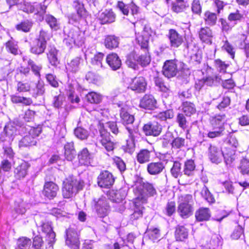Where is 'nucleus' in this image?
I'll list each match as a JSON object with an SVG mask.
<instances>
[{
	"label": "nucleus",
	"instance_id": "nucleus-1",
	"mask_svg": "<svg viewBox=\"0 0 249 249\" xmlns=\"http://www.w3.org/2000/svg\"><path fill=\"white\" fill-rule=\"evenodd\" d=\"M230 147H227L226 151H222L214 145H210L208 149V156L210 160L213 163L220 162L222 158L225 160L227 165H231L235 160L236 156L234 150L229 151Z\"/></svg>",
	"mask_w": 249,
	"mask_h": 249
},
{
	"label": "nucleus",
	"instance_id": "nucleus-2",
	"mask_svg": "<svg viewBox=\"0 0 249 249\" xmlns=\"http://www.w3.org/2000/svg\"><path fill=\"white\" fill-rule=\"evenodd\" d=\"M84 186L83 181L73 178H67L63 182L62 195L64 198H70L75 196Z\"/></svg>",
	"mask_w": 249,
	"mask_h": 249
},
{
	"label": "nucleus",
	"instance_id": "nucleus-3",
	"mask_svg": "<svg viewBox=\"0 0 249 249\" xmlns=\"http://www.w3.org/2000/svg\"><path fill=\"white\" fill-rule=\"evenodd\" d=\"M193 199L191 195H184L179 196L178 201L177 212L183 218H187L191 215L193 212Z\"/></svg>",
	"mask_w": 249,
	"mask_h": 249
},
{
	"label": "nucleus",
	"instance_id": "nucleus-4",
	"mask_svg": "<svg viewBox=\"0 0 249 249\" xmlns=\"http://www.w3.org/2000/svg\"><path fill=\"white\" fill-rule=\"evenodd\" d=\"M40 217L36 215L35 217L36 225L41 228V231L46 234V241L47 243V248H51L55 241V233L53 231L51 222L43 219L40 220Z\"/></svg>",
	"mask_w": 249,
	"mask_h": 249
},
{
	"label": "nucleus",
	"instance_id": "nucleus-5",
	"mask_svg": "<svg viewBox=\"0 0 249 249\" xmlns=\"http://www.w3.org/2000/svg\"><path fill=\"white\" fill-rule=\"evenodd\" d=\"M64 42L70 47L72 44L78 46H82L84 42V35L78 28H71L68 32Z\"/></svg>",
	"mask_w": 249,
	"mask_h": 249
},
{
	"label": "nucleus",
	"instance_id": "nucleus-6",
	"mask_svg": "<svg viewBox=\"0 0 249 249\" xmlns=\"http://www.w3.org/2000/svg\"><path fill=\"white\" fill-rule=\"evenodd\" d=\"M100 135L97 138L98 142L107 151H111L115 148V142L112 140L110 133L105 128L104 124L100 123Z\"/></svg>",
	"mask_w": 249,
	"mask_h": 249
},
{
	"label": "nucleus",
	"instance_id": "nucleus-7",
	"mask_svg": "<svg viewBox=\"0 0 249 249\" xmlns=\"http://www.w3.org/2000/svg\"><path fill=\"white\" fill-rule=\"evenodd\" d=\"M183 65V63L176 60H166L163 66V74L168 78L173 77L182 69Z\"/></svg>",
	"mask_w": 249,
	"mask_h": 249
},
{
	"label": "nucleus",
	"instance_id": "nucleus-8",
	"mask_svg": "<svg viewBox=\"0 0 249 249\" xmlns=\"http://www.w3.org/2000/svg\"><path fill=\"white\" fill-rule=\"evenodd\" d=\"M79 231L74 228H69L66 230V245L71 249H79Z\"/></svg>",
	"mask_w": 249,
	"mask_h": 249
},
{
	"label": "nucleus",
	"instance_id": "nucleus-9",
	"mask_svg": "<svg viewBox=\"0 0 249 249\" xmlns=\"http://www.w3.org/2000/svg\"><path fill=\"white\" fill-rule=\"evenodd\" d=\"M115 178L112 174L107 170L100 173L97 178L98 185L101 188H110L113 184Z\"/></svg>",
	"mask_w": 249,
	"mask_h": 249
},
{
	"label": "nucleus",
	"instance_id": "nucleus-10",
	"mask_svg": "<svg viewBox=\"0 0 249 249\" xmlns=\"http://www.w3.org/2000/svg\"><path fill=\"white\" fill-rule=\"evenodd\" d=\"M126 129L128 133L130 139L126 141V144L123 146V149L125 152L132 154L135 150L134 139L138 135V130L137 128L129 126L126 127Z\"/></svg>",
	"mask_w": 249,
	"mask_h": 249
},
{
	"label": "nucleus",
	"instance_id": "nucleus-11",
	"mask_svg": "<svg viewBox=\"0 0 249 249\" xmlns=\"http://www.w3.org/2000/svg\"><path fill=\"white\" fill-rule=\"evenodd\" d=\"M142 130L146 136L157 137L160 134L162 126L158 122H150L143 125Z\"/></svg>",
	"mask_w": 249,
	"mask_h": 249
},
{
	"label": "nucleus",
	"instance_id": "nucleus-12",
	"mask_svg": "<svg viewBox=\"0 0 249 249\" xmlns=\"http://www.w3.org/2000/svg\"><path fill=\"white\" fill-rule=\"evenodd\" d=\"M146 199L141 195L134 200V211L130 215V219L132 220H137L142 216L144 207L142 204L145 203Z\"/></svg>",
	"mask_w": 249,
	"mask_h": 249
},
{
	"label": "nucleus",
	"instance_id": "nucleus-13",
	"mask_svg": "<svg viewBox=\"0 0 249 249\" xmlns=\"http://www.w3.org/2000/svg\"><path fill=\"white\" fill-rule=\"evenodd\" d=\"M146 86L147 83L145 78L142 76H139L132 79L128 88L138 93H142L145 91Z\"/></svg>",
	"mask_w": 249,
	"mask_h": 249
},
{
	"label": "nucleus",
	"instance_id": "nucleus-14",
	"mask_svg": "<svg viewBox=\"0 0 249 249\" xmlns=\"http://www.w3.org/2000/svg\"><path fill=\"white\" fill-rule=\"evenodd\" d=\"M117 8L124 15L127 16L131 10V14L133 16L137 15L140 11V8L133 1L126 4L122 1H119L117 4Z\"/></svg>",
	"mask_w": 249,
	"mask_h": 249
},
{
	"label": "nucleus",
	"instance_id": "nucleus-15",
	"mask_svg": "<svg viewBox=\"0 0 249 249\" xmlns=\"http://www.w3.org/2000/svg\"><path fill=\"white\" fill-rule=\"evenodd\" d=\"M167 36L169 40L170 45L172 48H177L183 42V36L175 29H170Z\"/></svg>",
	"mask_w": 249,
	"mask_h": 249
},
{
	"label": "nucleus",
	"instance_id": "nucleus-16",
	"mask_svg": "<svg viewBox=\"0 0 249 249\" xmlns=\"http://www.w3.org/2000/svg\"><path fill=\"white\" fill-rule=\"evenodd\" d=\"M59 190V187L57 184L53 182H47L44 185L42 191L43 196L49 199L54 198Z\"/></svg>",
	"mask_w": 249,
	"mask_h": 249
},
{
	"label": "nucleus",
	"instance_id": "nucleus-17",
	"mask_svg": "<svg viewBox=\"0 0 249 249\" xmlns=\"http://www.w3.org/2000/svg\"><path fill=\"white\" fill-rule=\"evenodd\" d=\"M95 208L97 214L100 217L106 216L109 210L107 200L105 197H102L95 202Z\"/></svg>",
	"mask_w": 249,
	"mask_h": 249
},
{
	"label": "nucleus",
	"instance_id": "nucleus-18",
	"mask_svg": "<svg viewBox=\"0 0 249 249\" xmlns=\"http://www.w3.org/2000/svg\"><path fill=\"white\" fill-rule=\"evenodd\" d=\"M136 188L140 191L146 192L149 196H153L156 194V190L153 185L149 182H143L142 178H139L135 184Z\"/></svg>",
	"mask_w": 249,
	"mask_h": 249
},
{
	"label": "nucleus",
	"instance_id": "nucleus-19",
	"mask_svg": "<svg viewBox=\"0 0 249 249\" xmlns=\"http://www.w3.org/2000/svg\"><path fill=\"white\" fill-rule=\"evenodd\" d=\"M78 158L81 165L89 166L93 162L92 156L87 148H83L78 153Z\"/></svg>",
	"mask_w": 249,
	"mask_h": 249
},
{
	"label": "nucleus",
	"instance_id": "nucleus-20",
	"mask_svg": "<svg viewBox=\"0 0 249 249\" xmlns=\"http://www.w3.org/2000/svg\"><path fill=\"white\" fill-rule=\"evenodd\" d=\"M126 196V191L123 188L110 190L108 194L109 199L116 203H119L123 201Z\"/></svg>",
	"mask_w": 249,
	"mask_h": 249
},
{
	"label": "nucleus",
	"instance_id": "nucleus-21",
	"mask_svg": "<svg viewBox=\"0 0 249 249\" xmlns=\"http://www.w3.org/2000/svg\"><path fill=\"white\" fill-rule=\"evenodd\" d=\"M165 168L164 163L162 161L151 162L147 165V171L151 175H158Z\"/></svg>",
	"mask_w": 249,
	"mask_h": 249
},
{
	"label": "nucleus",
	"instance_id": "nucleus-22",
	"mask_svg": "<svg viewBox=\"0 0 249 249\" xmlns=\"http://www.w3.org/2000/svg\"><path fill=\"white\" fill-rule=\"evenodd\" d=\"M157 102L153 95L145 94L141 100L140 106L141 107L153 109L156 106Z\"/></svg>",
	"mask_w": 249,
	"mask_h": 249
},
{
	"label": "nucleus",
	"instance_id": "nucleus-23",
	"mask_svg": "<svg viewBox=\"0 0 249 249\" xmlns=\"http://www.w3.org/2000/svg\"><path fill=\"white\" fill-rule=\"evenodd\" d=\"M29 166L30 165L27 162L22 161L15 169V177L18 179L24 178L27 174Z\"/></svg>",
	"mask_w": 249,
	"mask_h": 249
},
{
	"label": "nucleus",
	"instance_id": "nucleus-24",
	"mask_svg": "<svg viewBox=\"0 0 249 249\" xmlns=\"http://www.w3.org/2000/svg\"><path fill=\"white\" fill-rule=\"evenodd\" d=\"M106 61L113 70L119 69L122 65L121 59L118 55L115 53L108 54L107 56Z\"/></svg>",
	"mask_w": 249,
	"mask_h": 249
},
{
	"label": "nucleus",
	"instance_id": "nucleus-25",
	"mask_svg": "<svg viewBox=\"0 0 249 249\" xmlns=\"http://www.w3.org/2000/svg\"><path fill=\"white\" fill-rule=\"evenodd\" d=\"M121 107L120 116L124 124H131L134 121V117L128 112V107L126 105H119Z\"/></svg>",
	"mask_w": 249,
	"mask_h": 249
},
{
	"label": "nucleus",
	"instance_id": "nucleus-26",
	"mask_svg": "<svg viewBox=\"0 0 249 249\" xmlns=\"http://www.w3.org/2000/svg\"><path fill=\"white\" fill-rule=\"evenodd\" d=\"M227 117L225 114L220 113L216 114L212 117L211 119V123L212 126L215 128L223 127V125L226 123Z\"/></svg>",
	"mask_w": 249,
	"mask_h": 249
},
{
	"label": "nucleus",
	"instance_id": "nucleus-27",
	"mask_svg": "<svg viewBox=\"0 0 249 249\" xmlns=\"http://www.w3.org/2000/svg\"><path fill=\"white\" fill-rule=\"evenodd\" d=\"M76 152L72 142H67L64 145V156L68 161H72L76 157Z\"/></svg>",
	"mask_w": 249,
	"mask_h": 249
},
{
	"label": "nucleus",
	"instance_id": "nucleus-28",
	"mask_svg": "<svg viewBox=\"0 0 249 249\" xmlns=\"http://www.w3.org/2000/svg\"><path fill=\"white\" fill-rule=\"evenodd\" d=\"M99 19L102 24L113 22L115 19V15L110 10H105L99 15Z\"/></svg>",
	"mask_w": 249,
	"mask_h": 249
},
{
	"label": "nucleus",
	"instance_id": "nucleus-29",
	"mask_svg": "<svg viewBox=\"0 0 249 249\" xmlns=\"http://www.w3.org/2000/svg\"><path fill=\"white\" fill-rule=\"evenodd\" d=\"M211 212L207 208L201 207L196 211L195 217L198 221H204L208 220L211 217Z\"/></svg>",
	"mask_w": 249,
	"mask_h": 249
},
{
	"label": "nucleus",
	"instance_id": "nucleus-30",
	"mask_svg": "<svg viewBox=\"0 0 249 249\" xmlns=\"http://www.w3.org/2000/svg\"><path fill=\"white\" fill-rule=\"evenodd\" d=\"M199 37L203 42L211 44L213 37L212 31L209 27L201 28L199 31Z\"/></svg>",
	"mask_w": 249,
	"mask_h": 249
},
{
	"label": "nucleus",
	"instance_id": "nucleus-31",
	"mask_svg": "<svg viewBox=\"0 0 249 249\" xmlns=\"http://www.w3.org/2000/svg\"><path fill=\"white\" fill-rule=\"evenodd\" d=\"M104 43L107 48L112 50L118 47L119 39L115 36H107L105 38Z\"/></svg>",
	"mask_w": 249,
	"mask_h": 249
},
{
	"label": "nucleus",
	"instance_id": "nucleus-32",
	"mask_svg": "<svg viewBox=\"0 0 249 249\" xmlns=\"http://www.w3.org/2000/svg\"><path fill=\"white\" fill-rule=\"evenodd\" d=\"M57 50L53 47H50L47 53L49 63L53 66H56L59 64L57 58Z\"/></svg>",
	"mask_w": 249,
	"mask_h": 249
},
{
	"label": "nucleus",
	"instance_id": "nucleus-33",
	"mask_svg": "<svg viewBox=\"0 0 249 249\" xmlns=\"http://www.w3.org/2000/svg\"><path fill=\"white\" fill-rule=\"evenodd\" d=\"M17 130L14 122H10L5 125L4 131L6 137L8 138L9 141L13 140L16 135Z\"/></svg>",
	"mask_w": 249,
	"mask_h": 249
},
{
	"label": "nucleus",
	"instance_id": "nucleus-34",
	"mask_svg": "<svg viewBox=\"0 0 249 249\" xmlns=\"http://www.w3.org/2000/svg\"><path fill=\"white\" fill-rule=\"evenodd\" d=\"M46 48V43L43 41L36 40L35 44L31 47L30 51L33 53L40 54L42 53Z\"/></svg>",
	"mask_w": 249,
	"mask_h": 249
},
{
	"label": "nucleus",
	"instance_id": "nucleus-35",
	"mask_svg": "<svg viewBox=\"0 0 249 249\" xmlns=\"http://www.w3.org/2000/svg\"><path fill=\"white\" fill-rule=\"evenodd\" d=\"M203 19L206 25L213 26L216 24L217 18L215 13L207 11L204 14Z\"/></svg>",
	"mask_w": 249,
	"mask_h": 249
},
{
	"label": "nucleus",
	"instance_id": "nucleus-36",
	"mask_svg": "<svg viewBox=\"0 0 249 249\" xmlns=\"http://www.w3.org/2000/svg\"><path fill=\"white\" fill-rule=\"evenodd\" d=\"M149 36V34L145 30L137 36L136 39L141 48L145 49L148 47Z\"/></svg>",
	"mask_w": 249,
	"mask_h": 249
},
{
	"label": "nucleus",
	"instance_id": "nucleus-37",
	"mask_svg": "<svg viewBox=\"0 0 249 249\" xmlns=\"http://www.w3.org/2000/svg\"><path fill=\"white\" fill-rule=\"evenodd\" d=\"M188 236V230L182 226H178L175 231V237L177 241H183L187 239Z\"/></svg>",
	"mask_w": 249,
	"mask_h": 249
},
{
	"label": "nucleus",
	"instance_id": "nucleus-38",
	"mask_svg": "<svg viewBox=\"0 0 249 249\" xmlns=\"http://www.w3.org/2000/svg\"><path fill=\"white\" fill-rule=\"evenodd\" d=\"M151 152L147 149L140 151L137 155V160L141 164L144 163L150 160Z\"/></svg>",
	"mask_w": 249,
	"mask_h": 249
},
{
	"label": "nucleus",
	"instance_id": "nucleus-39",
	"mask_svg": "<svg viewBox=\"0 0 249 249\" xmlns=\"http://www.w3.org/2000/svg\"><path fill=\"white\" fill-rule=\"evenodd\" d=\"M182 110L187 116H191L196 112V108L194 104L189 102L182 103Z\"/></svg>",
	"mask_w": 249,
	"mask_h": 249
},
{
	"label": "nucleus",
	"instance_id": "nucleus-40",
	"mask_svg": "<svg viewBox=\"0 0 249 249\" xmlns=\"http://www.w3.org/2000/svg\"><path fill=\"white\" fill-rule=\"evenodd\" d=\"M36 143V139L31 138L30 135H26L19 141L18 146L20 148H24L34 145Z\"/></svg>",
	"mask_w": 249,
	"mask_h": 249
},
{
	"label": "nucleus",
	"instance_id": "nucleus-41",
	"mask_svg": "<svg viewBox=\"0 0 249 249\" xmlns=\"http://www.w3.org/2000/svg\"><path fill=\"white\" fill-rule=\"evenodd\" d=\"M86 99L87 102L91 104H99L102 100V96L98 93L91 91L86 94Z\"/></svg>",
	"mask_w": 249,
	"mask_h": 249
},
{
	"label": "nucleus",
	"instance_id": "nucleus-42",
	"mask_svg": "<svg viewBox=\"0 0 249 249\" xmlns=\"http://www.w3.org/2000/svg\"><path fill=\"white\" fill-rule=\"evenodd\" d=\"M11 100L13 103H21L26 106L30 105L33 103L32 99L30 98L21 97L16 95H11Z\"/></svg>",
	"mask_w": 249,
	"mask_h": 249
},
{
	"label": "nucleus",
	"instance_id": "nucleus-43",
	"mask_svg": "<svg viewBox=\"0 0 249 249\" xmlns=\"http://www.w3.org/2000/svg\"><path fill=\"white\" fill-rule=\"evenodd\" d=\"M45 20L52 29L56 31L59 29V23L53 16L47 15L45 16Z\"/></svg>",
	"mask_w": 249,
	"mask_h": 249
},
{
	"label": "nucleus",
	"instance_id": "nucleus-44",
	"mask_svg": "<svg viewBox=\"0 0 249 249\" xmlns=\"http://www.w3.org/2000/svg\"><path fill=\"white\" fill-rule=\"evenodd\" d=\"M137 54L134 53H131L127 55L126 60V65L130 68L134 70L138 68Z\"/></svg>",
	"mask_w": 249,
	"mask_h": 249
},
{
	"label": "nucleus",
	"instance_id": "nucleus-45",
	"mask_svg": "<svg viewBox=\"0 0 249 249\" xmlns=\"http://www.w3.org/2000/svg\"><path fill=\"white\" fill-rule=\"evenodd\" d=\"M31 240L25 237L19 238L17 241L18 248L16 249H28L31 245Z\"/></svg>",
	"mask_w": 249,
	"mask_h": 249
},
{
	"label": "nucleus",
	"instance_id": "nucleus-46",
	"mask_svg": "<svg viewBox=\"0 0 249 249\" xmlns=\"http://www.w3.org/2000/svg\"><path fill=\"white\" fill-rule=\"evenodd\" d=\"M38 7H39L41 9H42L44 7H41L38 5V3H34L33 4H31L30 3H24V5L20 7V8L24 12L29 13H33L35 12V8H37Z\"/></svg>",
	"mask_w": 249,
	"mask_h": 249
},
{
	"label": "nucleus",
	"instance_id": "nucleus-47",
	"mask_svg": "<svg viewBox=\"0 0 249 249\" xmlns=\"http://www.w3.org/2000/svg\"><path fill=\"white\" fill-rule=\"evenodd\" d=\"M74 133L75 136L80 140L86 139L89 135L88 131L81 126H77L74 129Z\"/></svg>",
	"mask_w": 249,
	"mask_h": 249
},
{
	"label": "nucleus",
	"instance_id": "nucleus-48",
	"mask_svg": "<svg viewBox=\"0 0 249 249\" xmlns=\"http://www.w3.org/2000/svg\"><path fill=\"white\" fill-rule=\"evenodd\" d=\"M195 169V165L193 160H189L185 162L183 169L184 174L188 176H191Z\"/></svg>",
	"mask_w": 249,
	"mask_h": 249
},
{
	"label": "nucleus",
	"instance_id": "nucleus-49",
	"mask_svg": "<svg viewBox=\"0 0 249 249\" xmlns=\"http://www.w3.org/2000/svg\"><path fill=\"white\" fill-rule=\"evenodd\" d=\"M81 58L76 57L68 63L67 69L72 72H76L78 71Z\"/></svg>",
	"mask_w": 249,
	"mask_h": 249
},
{
	"label": "nucleus",
	"instance_id": "nucleus-50",
	"mask_svg": "<svg viewBox=\"0 0 249 249\" xmlns=\"http://www.w3.org/2000/svg\"><path fill=\"white\" fill-rule=\"evenodd\" d=\"M200 194L201 196L207 202L213 203L214 201V197L205 185H204L203 187L202 188Z\"/></svg>",
	"mask_w": 249,
	"mask_h": 249
},
{
	"label": "nucleus",
	"instance_id": "nucleus-51",
	"mask_svg": "<svg viewBox=\"0 0 249 249\" xmlns=\"http://www.w3.org/2000/svg\"><path fill=\"white\" fill-rule=\"evenodd\" d=\"M23 61H25L27 60V64L29 67H31L32 71L35 73V75H37L39 77H40V71L41 69L40 66L37 65L35 63L30 59H27L24 57L23 58Z\"/></svg>",
	"mask_w": 249,
	"mask_h": 249
},
{
	"label": "nucleus",
	"instance_id": "nucleus-52",
	"mask_svg": "<svg viewBox=\"0 0 249 249\" xmlns=\"http://www.w3.org/2000/svg\"><path fill=\"white\" fill-rule=\"evenodd\" d=\"M210 244L211 245L210 248H212L213 249H216L218 247L221 246L222 241L221 236L217 234L213 235L210 241Z\"/></svg>",
	"mask_w": 249,
	"mask_h": 249
},
{
	"label": "nucleus",
	"instance_id": "nucleus-53",
	"mask_svg": "<svg viewBox=\"0 0 249 249\" xmlns=\"http://www.w3.org/2000/svg\"><path fill=\"white\" fill-rule=\"evenodd\" d=\"M240 173L243 175L249 174V160L246 159H243L241 160L240 165L239 166Z\"/></svg>",
	"mask_w": 249,
	"mask_h": 249
},
{
	"label": "nucleus",
	"instance_id": "nucleus-54",
	"mask_svg": "<svg viewBox=\"0 0 249 249\" xmlns=\"http://www.w3.org/2000/svg\"><path fill=\"white\" fill-rule=\"evenodd\" d=\"M147 233L149 238L153 241L157 240L160 237V230L156 228L148 229Z\"/></svg>",
	"mask_w": 249,
	"mask_h": 249
},
{
	"label": "nucleus",
	"instance_id": "nucleus-55",
	"mask_svg": "<svg viewBox=\"0 0 249 249\" xmlns=\"http://www.w3.org/2000/svg\"><path fill=\"white\" fill-rule=\"evenodd\" d=\"M6 48L11 53L17 55L18 53V47L17 43L13 41H9L6 43Z\"/></svg>",
	"mask_w": 249,
	"mask_h": 249
},
{
	"label": "nucleus",
	"instance_id": "nucleus-56",
	"mask_svg": "<svg viewBox=\"0 0 249 249\" xmlns=\"http://www.w3.org/2000/svg\"><path fill=\"white\" fill-rule=\"evenodd\" d=\"M227 143L229 144L230 146L232 147L235 152V148L239 145L238 141L235 135L233 134L230 135L227 138Z\"/></svg>",
	"mask_w": 249,
	"mask_h": 249
},
{
	"label": "nucleus",
	"instance_id": "nucleus-57",
	"mask_svg": "<svg viewBox=\"0 0 249 249\" xmlns=\"http://www.w3.org/2000/svg\"><path fill=\"white\" fill-rule=\"evenodd\" d=\"M224 130L223 127H219V128H215L213 130L209 131L207 134V136L210 138H214L223 135V132Z\"/></svg>",
	"mask_w": 249,
	"mask_h": 249
},
{
	"label": "nucleus",
	"instance_id": "nucleus-58",
	"mask_svg": "<svg viewBox=\"0 0 249 249\" xmlns=\"http://www.w3.org/2000/svg\"><path fill=\"white\" fill-rule=\"evenodd\" d=\"M104 54L103 53H99L95 54L91 60L92 65L96 66L97 67L102 68V61L103 59Z\"/></svg>",
	"mask_w": 249,
	"mask_h": 249
},
{
	"label": "nucleus",
	"instance_id": "nucleus-59",
	"mask_svg": "<svg viewBox=\"0 0 249 249\" xmlns=\"http://www.w3.org/2000/svg\"><path fill=\"white\" fill-rule=\"evenodd\" d=\"M177 122L178 124V126L183 129L187 128V122L185 117L182 113H178L176 118Z\"/></svg>",
	"mask_w": 249,
	"mask_h": 249
},
{
	"label": "nucleus",
	"instance_id": "nucleus-60",
	"mask_svg": "<svg viewBox=\"0 0 249 249\" xmlns=\"http://www.w3.org/2000/svg\"><path fill=\"white\" fill-rule=\"evenodd\" d=\"M73 6L77 11V14L80 17L85 15L86 11L82 3L80 2L79 0H76L74 2Z\"/></svg>",
	"mask_w": 249,
	"mask_h": 249
},
{
	"label": "nucleus",
	"instance_id": "nucleus-61",
	"mask_svg": "<svg viewBox=\"0 0 249 249\" xmlns=\"http://www.w3.org/2000/svg\"><path fill=\"white\" fill-rule=\"evenodd\" d=\"M181 164L178 161H175L171 169V173L173 176L178 178L180 174Z\"/></svg>",
	"mask_w": 249,
	"mask_h": 249
},
{
	"label": "nucleus",
	"instance_id": "nucleus-62",
	"mask_svg": "<svg viewBox=\"0 0 249 249\" xmlns=\"http://www.w3.org/2000/svg\"><path fill=\"white\" fill-rule=\"evenodd\" d=\"M215 67L217 71L220 72L225 73L228 65L225 63L220 59H216L214 61Z\"/></svg>",
	"mask_w": 249,
	"mask_h": 249
},
{
	"label": "nucleus",
	"instance_id": "nucleus-63",
	"mask_svg": "<svg viewBox=\"0 0 249 249\" xmlns=\"http://www.w3.org/2000/svg\"><path fill=\"white\" fill-rule=\"evenodd\" d=\"M243 18V15L240 13L238 10H236L235 12L231 13L228 17V20L230 21H240Z\"/></svg>",
	"mask_w": 249,
	"mask_h": 249
},
{
	"label": "nucleus",
	"instance_id": "nucleus-64",
	"mask_svg": "<svg viewBox=\"0 0 249 249\" xmlns=\"http://www.w3.org/2000/svg\"><path fill=\"white\" fill-rule=\"evenodd\" d=\"M32 26L31 22L29 21L22 22L17 25V29L18 30L22 31L24 32H28L30 31Z\"/></svg>",
	"mask_w": 249,
	"mask_h": 249
}]
</instances>
